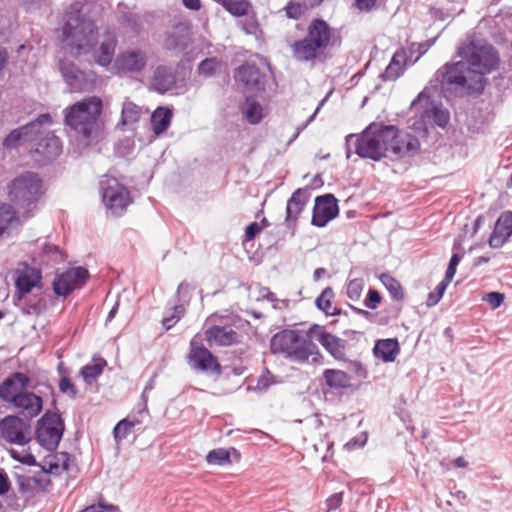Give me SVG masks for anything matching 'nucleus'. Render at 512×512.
Segmentation results:
<instances>
[{
	"instance_id": "1",
	"label": "nucleus",
	"mask_w": 512,
	"mask_h": 512,
	"mask_svg": "<svg viewBox=\"0 0 512 512\" xmlns=\"http://www.w3.org/2000/svg\"><path fill=\"white\" fill-rule=\"evenodd\" d=\"M460 61L446 63L436 71V80L446 97L481 94L488 83L487 75L497 70L500 57L487 41L469 37L457 48Z\"/></svg>"
},
{
	"instance_id": "2",
	"label": "nucleus",
	"mask_w": 512,
	"mask_h": 512,
	"mask_svg": "<svg viewBox=\"0 0 512 512\" xmlns=\"http://www.w3.org/2000/svg\"><path fill=\"white\" fill-rule=\"evenodd\" d=\"M94 8L95 4L88 0H76L69 6L64 15L63 42L71 55H91L96 64L108 67L114 59L118 38L109 27L99 34L92 16Z\"/></svg>"
},
{
	"instance_id": "3",
	"label": "nucleus",
	"mask_w": 512,
	"mask_h": 512,
	"mask_svg": "<svg viewBox=\"0 0 512 512\" xmlns=\"http://www.w3.org/2000/svg\"><path fill=\"white\" fill-rule=\"evenodd\" d=\"M102 110L103 102L100 97H87L64 109V123L80 141L90 145L103 134Z\"/></svg>"
},
{
	"instance_id": "4",
	"label": "nucleus",
	"mask_w": 512,
	"mask_h": 512,
	"mask_svg": "<svg viewBox=\"0 0 512 512\" xmlns=\"http://www.w3.org/2000/svg\"><path fill=\"white\" fill-rule=\"evenodd\" d=\"M332 42L331 27L323 19L316 18L308 25L306 36L291 45V51L293 57L301 62L322 61Z\"/></svg>"
},
{
	"instance_id": "5",
	"label": "nucleus",
	"mask_w": 512,
	"mask_h": 512,
	"mask_svg": "<svg viewBox=\"0 0 512 512\" xmlns=\"http://www.w3.org/2000/svg\"><path fill=\"white\" fill-rule=\"evenodd\" d=\"M274 354H283L296 363H305L311 358L312 363L319 362L321 354L308 333L302 336L297 330H282L276 333L270 342Z\"/></svg>"
},
{
	"instance_id": "6",
	"label": "nucleus",
	"mask_w": 512,
	"mask_h": 512,
	"mask_svg": "<svg viewBox=\"0 0 512 512\" xmlns=\"http://www.w3.org/2000/svg\"><path fill=\"white\" fill-rule=\"evenodd\" d=\"M391 133V130H390ZM391 134H386L385 125L379 123H371L361 134H349L346 136V157L351 156V149L360 158L371 159L379 161L387 156V143L386 137Z\"/></svg>"
},
{
	"instance_id": "7",
	"label": "nucleus",
	"mask_w": 512,
	"mask_h": 512,
	"mask_svg": "<svg viewBox=\"0 0 512 512\" xmlns=\"http://www.w3.org/2000/svg\"><path fill=\"white\" fill-rule=\"evenodd\" d=\"M41 195V180L31 172L21 174L9 186V198L17 208L16 214H21L25 218L32 216Z\"/></svg>"
},
{
	"instance_id": "8",
	"label": "nucleus",
	"mask_w": 512,
	"mask_h": 512,
	"mask_svg": "<svg viewBox=\"0 0 512 512\" xmlns=\"http://www.w3.org/2000/svg\"><path fill=\"white\" fill-rule=\"evenodd\" d=\"M65 430L64 421L55 412H46L37 422V442L47 450H55Z\"/></svg>"
},
{
	"instance_id": "9",
	"label": "nucleus",
	"mask_w": 512,
	"mask_h": 512,
	"mask_svg": "<svg viewBox=\"0 0 512 512\" xmlns=\"http://www.w3.org/2000/svg\"><path fill=\"white\" fill-rule=\"evenodd\" d=\"M101 187L102 199L107 212L112 216L122 215L132 202L127 188L120 184L115 178L101 182Z\"/></svg>"
},
{
	"instance_id": "10",
	"label": "nucleus",
	"mask_w": 512,
	"mask_h": 512,
	"mask_svg": "<svg viewBox=\"0 0 512 512\" xmlns=\"http://www.w3.org/2000/svg\"><path fill=\"white\" fill-rule=\"evenodd\" d=\"M0 437L7 443L24 446L32 440V428L19 416L7 415L0 420Z\"/></svg>"
},
{
	"instance_id": "11",
	"label": "nucleus",
	"mask_w": 512,
	"mask_h": 512,
	"mask_svg": "<svg viewBox=\"0 0 512 512\" xmlns=\"http://www.w3.org/2000/svg\"><path fill=\"white\" fill-rule=\"evenodd\" d=\"M386 134L391 130V135L386 137L387 154L390 152L397 158H402L410 153H415L420 148L418 139L394 125H385Z\"/></svg>"
},
{
	"instance_id": "12",
	"label": "nucleus",
	"mask_w": 512,
	"mask_h": 512,
	"mask_svg": "<svg viewBox=\"0 0 512 512\" xmlns=\"http://www.w3.org/2000/svg\"><path fill=\"white\" fill-rule=\"evenodd\" d=\"M51 122L52 119L49 114H42L35 121L11 131L4 139L3 146L7 149H13L22 142L35 141L37 140L36 137L42 134L41 126Z\"/></svg>"
},
{
	"instance_id": "13",
	"label": "nucleus",
	"mask_w": 512,
	"mask_h": 512,
	"mask_svg": "<svg viewBox=\"0 0 512 512\" xmlns=\"http://www.w3.org/2000/svg\"><path fill=\"white\" fill-rule=\"evenodd\" d=\"M88 278V270L83 267L71 268L58 275L53 282L54 293L67 296L73 290L82 287Z\"/></svg>"
},
{
	"instance_id": "14",
	"label": "nucleus",
	"mask_w": 512,
	"mask_h": 512,
	"mask_svg": "<svg viewBox=\"0 0 512 512\" xmlns=\"http://www.w3.org/2000/svg\"><path fill=\"white\" fill-rule=\"evenodd\" d=\"M339 213L337 199L332 194L318 196L315 199L311 224L324 227Z\"/></svg>"
},
{
	"instance_id": "15",
	"label": "nucleus",
	"mask_w": 512,
	"mask_h": 512,
	"mask_svg": "<svg viewBox=\"0 0 512 512\" xmlns=\"http://www.w3.org/2000/svg\"><path fill=\"white\" fill-rule=\"evenodd\" d=\"M188 362L194 370L221 374V366L217 358L205 347L191 343Z\"/></svg>"
},
{
	"instance_id": "16",
	"label": "nucleus",
	"mask_w": 512,
	"mask_h": 512,
	"mask_svg": "<svg viewBox=\"0 0 512 512\" xmlns=\"http://www.w3.org/2000/svg\"><path fill=\"white\" fill-rule=\"evenodd\" d=\"M308 336L312 341H318L335 359L344 357L345 341L327 332L323 327L319 325L311 326L308 329Z\"/></svg>"
},
{
	"instance_id": "17",
	"label": "nucleus",
	"mask_w": 512,
	"mask_h": 512,
	"mask_svg": "<svg viewBox=\"0 0 512 512\" xmlns=\"http://www.w3.org/2000/svg\"><path fill=\"white\" fill-rule=\"evenodd\" d=\"M29 387L30 378L26 374L12 373L0 384V399L10 405Z\"/></svg>"
},
{
	"instance_id": "18",
	"label": "nucleus",
	"mask_w": 512,
	"mask_h": 512,
	"mask_svg": "<svg viewBox=\"0 0 512 512\" xmlns=\"http://www.w3.org/2000/svg\"><path fill=\"white\" fill-rule=\"evenodd\" d=\"M16 483L21 494L32 496L46 491L51 482L45 471H39L34 475H18Z\"/></svg>"
},
{
	"instance_id": "19",
	"label": "nucleus",
	"mask_w": 512,
	"mask_h": 512,
	"mask_svg": "<svg viewBox=\"0 0 512 512\" xmlns=\"http://www.w3.org/2000/svg\"><path fill=\"white\" fill-rule=\"evenodd\" d=\"M19 415L25 418H34L40 414L43 408V400L33 392L25 390L10 404Z\"/></svg>"
},
{
	"instance_id": "20",
	"label": "nucleus",
	"mask_w": 512,
	"mask_h": 512,
	"mask_svg": "<svg viewBox=\"0 0 512 512\" xmlns=\"http://www.w3.org/2000/svg\"><path fill=\"white\" fill-rule=\"evenodd\" d=\"M191 43V26L188 23L179 22L167 33L164 45L171 51L182 52Z\"/></svg>"
},
{
	"instance_id": "21",
	"label": "nucleus",
	"mask_w": 512,
	"mask_h": 512,
	"mask_svg": "<svg viewBox=\"0 0 512 512\" xmlns=\"http://www.w3.org/2000/svg\"><path fill=\"white\" fill-rule=\"evenodd\" d=\"M235 80L247 90L258 91L264 88V76L255 64H243L235 71Z\"/></svg>"
},
{
	"instance_id": "22",
	"label": "nucleus",
	"mask_w": 512,
	"mask_h": 512,
	"mask_svg": "<svg viewBox=\"0 0 512 512\" xmlns=\"http://www.w3.org/2000/svg\"><path fill=\"white\" fill-rule=\"evenodd\" d=\"M146 64V54L139 49L127 50L121 53L115 61V65L119 70L130 73L141 72Z\"/></svg>"
},
{
	"instance_id": "23",
	"label": "nucleus",
	"mask_w": 512,
	"mask_h": 512,
	"mask_svg": "<svg viewBox=\"0 0 512 512\" xmlns=\"http://www.w3.org/2000/svg\"><path fill=\"white\" fill-rule=\"evenodd\" d=\"M176 85V70L171 66L159 65L151 78V88L160 94L172 90Z\"/></svg>"
},
{
	"instance_id": "24",
	"label": "nucleus",
	"mask_w": 512,
	"mask_h": 512,
	"mask_svg": "<svg viewBox=\"0 0 512 512\" xmlns=\"http://www.w3.org/2000/svg\"><path fill=\"white\" fill-rule=\"evenodd\" d=\"M512 235V212H503L497 219L494 230L489 237V245L492 248L502 247Z\"/></svg>"
},
{
	"instance_id": "25",
	"label": "nucleus",
	"mask_w": 512,
	"mask_h": 512,
	"mask_svg": "<svg viewBox=\"0 0 512 512\" xmlns=\"http://www.w3.org/2000/svg\"><path fill=\"white\" fill-rule=\"evenodd\" d=\"M205 335L211 345L231 346L239 342L238 332L228 325H214L205 331Z\"/></svg>"
},
{
	"instance_id": "26",
	"label": "nucleus",
	"mask_w": 512,
	"mask_h": 512,
	"mask_svg": "<svg viewBox=\"0 0 512 512\" xmlns=\"http://www.w3.org/2000/svg\"><path fill=\"white\" fill-rule=\"evenodd\" d=\"M41 281V273L38 269L23 264L16 271L15 286L21 295L29 293Z\"/></svg>"
},
{
	"instance_id": "27",
	"label": "nucleus",
	"mask_w": 512,
	"mask_h": 512,
	"mask_svg": "<svg viewBox=\"0 0 512 512\" xmlns=\"http://www.w3.org/2000/svg\"><path fill=\"white\" fill-rule=\"evenodd\" d=\"M412 64L411 57H408L406 49H398L382 73L381 77L384 81H392L398 79L405 71L406 67Z\"/></svg>"
},
{
	"instance_id": "28",
	"label": "nucleus",
	"mask_w": 512,
	"mask_h": 512,
	"mask_svg": "<svg viewBox=\"0 0 512 512\" xmlns=\"http://www.w3.org/2000/svg\"><path fill=\"white\" fill-rule=\"evenodd\" d=\"M59 68L64 80L70 86L72 91H81L85 89V74L80 71L74 63L61 60L59 62Z\"/></svg>"
},
{
	"instance_id": "29",
	"label": "nucleus",
	"mask_w": 512,
	"mask_h": 512,
	"mask_svg": "<svg viewBox=\"0 0 512 512\" xmlns=\"http://www.w3.org/2000/svg\"><path fill=\"white\" fill-rule=\"evenodd\" d=\"M309 199L308 189L299 188L293 192L286 206V222L295 223Z\"/></svg>"
},
{
	"instance_id": "30",
	"label": "nucleus",
	"mask_w": 512,
	"mask_h": 512,
	"mask_svg": "<svg viewBox=\"0 0 512 512\" xmlns=\"http://www.w3.org/2000/svg\"><path fill=\"white\" fill-rule=\"evenodd\" d=\"M146 413V406L138 411V415L128 416L125 419L119 421L114 427L113 434L116 442H121L125 439L134 427L140 425L143 422V417Z\"/></svg>"
},
{
	"instance_id": "31",
	"label": "nucleus",
	"mask_w": 512,
	"mask_h": 512,
	"mask_svg": "<svg viewBox=\"0 0 512 512\" xmlns=\"http://www.w3.org/2000/svg\"><path fill=\"white\" fill-rule=\"evenodd\" d=\"M36 152L47 159H53L61 154L62 142L56 135L47 133L37 143Z\"/></svg>"
},
{
	"instance_id": "32",
	"label": "nucleus",
	"mask_w": 512,
	"mask_h": 512,
	"mask_svg": "<svg viewBox=\"0 0 512 512\" xmlns=\"http://www.w3.org/2000/svg\"><path fill=\"white\" fill-rule=\"evenodd\" d=\"M376 358L384 362H393L400 352L397 339L378 340L373 348Z\"/></svg>"
},
{
	"instance_id": "33",
	"label": "nucleus",
	"mask_w": 512,
	"mask_h": 512,
	"mask_svg": "<svg viewBox=\"0 0 512 512\" xmlns=\"http://www.w3.org/2000/svg\"><path fill=\"white\" fill-rule=\"evenodd\" d=\"M323 378L328 387L335 390L347 389L352 386L351 376L338 369H326L323 372Z\"/></svg>"
},
{
	"instance_id": "34",
	"label": "nucleus",
	"mask_w": 512,
	"mask_h": 512,
	"mask_svg": "<svg viewBox=\"0 0 512 512\" xmlns=\"http://www.w3.org/2000/svg\"><path fill=\"white\" fill-rule=\"evenodd\" d=\"M172 110L158 107L151 115V126L155 135H160L168 129L172 120Z\"/></svg>"
},
{
	"instance_id": "35",
	"label": "nucleus",
	"mask_w": 512,
	"mask_h": 512,
	"mask_svg": "<svg viewBox=\"0 0 512 512\" xmlns=\"http://www.w3.org/2000/svg\"><path fill=\"white\" fill-rule=\"evenodd\" d=\"M68 468V454L59 453L46 457L41 471H45L49 476V474H60L67 471Z\"/></svg>"
},
{
	"instance_id": "36",
	"label": "nucleus",
	"mask_w": 512,
	"mask_h": 512,
	"mask_svg": "<svg viewBox=\"0 0 512 512\" xmlns=\"http://www.w3.org/2000/svg\"><path fill=\"white\" fill-rule=\"evenodd\" d=\"M241 110L250 124H258L262 120V106L253 97L246 98Z\"/></svg>"
},
{
	"instance_id": "37",
	"label": "nucleus",
	"mask_w": 512,
	"mask_h": 512,
	"mask_svg": "<svg viewBox=\"0 0 512 512\" xmlns=\"http://www.w3.org/2000/svg\"><path fill=\"white\" fill-rule=\"evenodd\" d=\"M334 296L335 294L331 287L325 288L315 300L317 308L322 310L326 315H338L340 311L332 304Z\"/></svg>"
},
{
	"instance_id": "38",
	"label": "nucleus",
	"mask_w": 512,
	"mask_h": 512,
	"mask_svg": "<svg viewBox=\"0 0 512 512\" xmlns=\"http://www.w3.org/2000/svg\"><path fill=\"white\" fill-rule=\"evenodd\" d=\"M141 117V107L131 101H125L122 106L121 120L118 126H127L139 121Z\"/></svg>"
},
{
	"instance_id": "39",
	"label": "nucleus",
	"mask_w": 512,
	"mask_h": 512,
	"mask_svg": "<svg viewBox=\"0 0 512 512\" xmlns=\"http://www.w3.org/2000/svg\"><path fill=\"white\" fill-rule=\"evenodd\" d=\"M424 116L441 128L446 127L450 119L448 110L436 104H431L427 107L424 111Z\"/></svg>"
},
{
	"instance_id": "40",
	"label": "nucleus",
	"mask_w": 512,
	"mask_h": 512,
	"mask_svg": "<svg viewBox=\"0 0 512 512\" xmlns=\"http://www.w3.org/2000/svg\"><path fill=\"white\" fill-rule=\"evenodd\" d=\"M105 365L106 361L103 359L94 364H87L80 370V375L87 384H91L103 373Z\"/></svg>"
},
{
	"instance_id": "41",
	"label": "nucleus",
	"mask_w": 512,
	"mask_h": 512,
	"mask_svg": "<svg viewBox=\"0 0 512 512\" xmlns=\"http://www.w3.org/2000/svg\"><path fill=\"white\" fill-rule=\"evenodd\" d=\"M380 280L385 288L390 293L392 299L402 301L404 299V292L401 284L389 274H382Z\"/></svg>"
},
{
	"instance_id": "42",
	"label": "nucleus",
	"mask_w": 512,
	"mask_h": 512,
	"mask_svg": "<svg viewBox=\"0 0 512 512\" xmlns=\"http://www.w3.org/2000/svg\"><path fill=\"white\" fill-rule=\"evenodd\" d=\"M18 221L15 209L9 204H0V236H2L9 225Z\"/></svg>"
},
{
	"instance_id": "43",
	"label": "nucleus",
	"mask_w": 512,
	"mask_h": 512,
	"mask_svg": "<svg viewBox=\"0 0 512 512\" xmlns=\"http://www.w3.org/2000/svg\"><path fill=\"white\" fill-rule=\"evenodd\" d=\"M220 4L234 16L245 15L249 8L248 0H223Z\"/></svg>"
},
{
	"instance_id": "44",
	"label": "nucleus",
	"mask_w": 512,
	"mask_h": 512,
	"mask_svg": "<svg viewBox=\"0 0 512 512\" xmlns=\"http://www.w3.org/2000/svg\"><path fill=\"white\" fill-rule=\"evenodd\" d=\"M206 461L209 465L222 466L230 464V453L225 448L213 449L207 454Z\"/></svg>"
},
{
	"instance_id": "45",
	"label": "nucleus",
	"mask_w": 512,
	"mask_h": 512,
	"mask_svg": "<svg viewBox=\"0 0 512 512\" xmlns=\"http://www.w3.org/2000/svg\"><path fill=\"white\" fill-rule=\"evenodd\" d=\"M311 7L303 0H290L286 6V15L291 19H299L302 17Z\"/></svg>"
},
{
	"instance_id": "46",
	"label": "nucleus",
	"mask_w": 512,
	"mask_h": 512,
	"mask_svg": "<svg viewBox=\"0 0 512 512\" xmlns=\"http://www.w3.org/2000/svg\"><path fill=\"white\" fill-rule=\"evenodd\" d=\"M222 66V62L216 57L206 58L198 65V73L205 77L213 76Z\"/></svg>"
},
{
	"instance_id": "47",
	"label": "nucleus",
	"mask_w": 512,
	"mask_h": 512,
	"mask_svg": "<svg viewBox=\"0 0 512 512\" xmlns=\"http://www.w3.org/2000/svg\"><path fill=\"white\" fill-rule=\"evenodd\" d=\"M450 280H447L445 277L444 279L435 287L434 291L430 292L427 297L426 304L429 307H432L436 305L441 298L443 297V294L450 283Z\"/></svg>"
},
{
	"instance_id": "48",
	"label": "nucleus",
	"mask_w": 512,
	"mask_h": 512,
	"mask_svg": "<svg viewBox=\"0 0 512 512\" xmlns=\"http://www.w3.org/2000/svg\"><path fill=\"white\" fill-rule=\"evenodd\" d=\"M364 287V282L360 278L352 279L347 285V297L352 301L360 299Z\"/></svg>"
},
{
	"instance_id": "49",
	"label": "nucleus",
	"mask_w": 512,
	"mask_h": 512,
	"mask_svg": "<svg viewBox=\"0 0 512 512\" xmlns=\"http://www.w3.org/2000/svg\"><path fill=\"white\" fill-rule=\"evenodd\" d=\"M430 48V44L426 43H411L408 47L407 55L411 57V62L414 64L422 55H424Z\"/></svg>"
},
{
	"instance_id": "50",
	"label": "nucleus",
	"mask_w": 512,
	"mask_h": 512,
	"mask_svg": "<svg viewBox=\"0 0 512 512\" xmlns=\"http://www.w3.org/2000/svg\"><path fill=\"white\" fill-rule=\"evenodd\" d=\"M193 290L194 286L186 281L181 282L176 292L178 302L189 303Z\"/></svg>"
},
{
	"instance_id": "51",
	"label": "nucleus",
	"mask_w": 512,
	"mask_h": 512,
	"mask_svg": "<svg viewBox=\"0 0 512 512\" xmlns=\"http://www.w3.org/2000/svg\"><path fill=\"white\" fill-rule=\"evenodd\" d=\"M461 258H462V255L459 253L452 254L449 264H448V267H447V270H446V273H445V278L447 280L452 281L453 277L455 276L457 266L461 261Z\"/></svg>"
},
{
	"instance_id": "52",
	"label": "nucleus",
	"mask_w": 512,
	"mask_h": 512,
	"mask_svg": "<svg viewBox=\"0 0 512 512\" xmlns=\"http://www.w3.org/2000/svg\"><path fill=\"white\" fill-rule=\"evenodd\" d=\"M10 454L12 458L18 460L21 463L27 464V465H33L36 462L35 457L28 452H19L15 449H12L10 451Z\"/></svg>"
},
{
	"instance_id": "53",
	"label": "nucleus",
	"mask_w": 512,
	"mask_h": 512,
	"mask_svg": "<svg viewBox=\"0 0 512 512\" xmlns=\"http://www.w3.org/2000/svg\"><path fill=\"white\" fill-rule=\"evenodd\" d=\"M272 378H273V376L271 375V373L268 370H266L257 379L255 388L259 391L267 390L273 383Z\"/></svg>"
},
{
	"instance_id": "54",
	"label": "nucleus",
	"mask_w": 512,
	"mask_h": 512,
	"mask_svg": "<svg viewBox=\"0 0 512 512\" xmlns=\"http://www.w3.org/2000/svg\"><path fill=\"white\" fill-rule=\"evenodd\" d=\"M59 390L64 394H69L72 397H75L77 394V389L72 381L68 377H62L59 382Z\"/></svg>"
},
{
	"instance_id": "55",
	"label": "nucleus",
	"mask_w": 512,
	"mask_h": 512,
	"mask_svg": "<svg viewBox=\"0 0 512 512\" xmlns=\"http://www.w3.org/2000/svg\"><path fill=\"white\" fill-rule=\"evenodd\" d=\"M380 302L381 296L379 292L374 289H370L364 301L365 306L369 309H376Z\"/></svg>"
},
{
	"instance_id": "56",
	"label": "nucleus",
	"mask_w": 512,
	"mask_h": 512,
	"mask_svg": "<svg viewBox=\"0 0 512 512\" xmlns=\"http://www.w3.org/2000/svg\"><path fill=\"white\" fill-rule=\"evenodd\" d=\"M343 501V492L334 493L326 500V512H331L333 510H336Z\"/></svg>"
},
{
	"instance_id": "57",
	"label": "nucleus",
	"mask_w": 512,
	"mask_h": 512,
	"mask_svg": "<svg viewBox=\"0 0 512 512\" xmlns=\"http://www.w3.org/2000/svg\"><path fill=\"white\" fill-rule=\"evenodd\" d=\"M490 306L495 309L498 308L504 301V295L499 292H490L484 298Z\"/></svg>"
},
{
	"instance_id": "58",
	"label": "nucleus",
	"mask_w": 512,
	"mask_h": 512,
	"mask_svg": "<svg viewBox=\"0 0 512 512\" xmlns=\"http://www.w3.org/2000/svg\"><path fill=\"white\" fill-rule=\"evenodd\" d=\"M80 512H119L117 507L113 505H91Z\"/></svg>"
},
{
	"instance_id": "59",
	"label": "nucleus",
	"mask_w": 512,
	"mask_h": 512,
	"mask_svg": "<svg viewBox=\"0 0 512 512\" xmlns=\"http://www.w3.org/2000/svg\"><path fill=\"white\" fill-rule=\"evenodd\" d=\"M261 230H262V226L257 222H253V223L249 224L245 230L246 241L253 240Z\"/></svg>"
},
{
	"instance_id": "60",
	"label": "nucleus",
	"mask_w": 512,
	"mask_h": 512,
	"mask_svg": "<svg viewBox=\"0 0 512 512\" xmlns=\"http://www.w3.org/2000/svg\"><path fill=\"white\" fill-rule=\"evenodd\" d=\"M377 0H355V5L360 11L368 12L376 4Z\"/></svg>"
},
{
	"instance_id": "61",
	"label": "nucleus",
	"mask_w": 512,
	"mask_h": 512,
	"mask_svg": "<svg viewBox=\"0 0 512 512\" xmlns=\"http://www.w3.org/2000/svg\"><path fill=\"white\" fill-rule=\"evenodd\" d=\"M10 488L8 477L5 473L0 472V495L8 492Z\"/></svg>"
},
{
	"instance_id": "62",
	"label": "nucleus",
	"mask_w": 512,
	"mask_h": 512,
	"mask_svg": "<svg viewBox=\"0 0 512 512\" xmlns=\"http://www.w3.org/2000/svg\"><path fill=\"white\" fill-rule=\"evenodd\" d=\"M183 5L193 11H198L201 8L200 0H182Z\"/></svg>"
},
{
	"instance_id": "63",
	"label": "nucleus",
	"mask_w": 512,
	"mask_h": 512,
	"mask_svg": "<svg viewBox=\"0 0 512 512\" xmlns=\"http://www.w3.org/2000/svg\"><path fill=\"white\" fill-rule=\"evenodd\" d=\"M351 366L354 367V371L358 377L366 378L367 372L360 362H353Z\"/></svg>"
},
{
	"instance_id": "64",
	"label": "nucleus",
	"mask_w": 512,
	"mask_h": 512,
	"mask_svg": "<svg viewBox=\"0 0 512 512\" xmlns=\"http://www.w3.org/2000/svg\"><path fill=\"white\" fill-rule=\"evenodd\" d=\"M180 304H177V305H174L173 307V316L176 318V320H179L182 315L184 314V304L185 303H182V302H179Z\"/></svg>"
}]
</instances>
